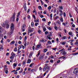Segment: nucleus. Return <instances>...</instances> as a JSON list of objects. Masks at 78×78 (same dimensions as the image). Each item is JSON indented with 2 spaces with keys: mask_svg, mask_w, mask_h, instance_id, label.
Returning <instances> with one entry per match:
<instances>
[{
  "mask_svg": "<svg viewBox=\"0 0 78 78\" xmlns=\"http://www.w3.org/2000/svg\"><path fill=\"white\" fill-rule=\"evenodd\" d=\"M50 66H48V64H46L45 65V66L44 68V69H43V71H45L47 70H50Z\"/></svg>",
  "mask_w": 78,
  "mask_h": 78,
  "instance_id": "nucleus-1",
  "label": "nucleus"
},
{
  "mask_svg": "<svg viewBox=\"0 0 78 78\" xmlns=\"http://www.w3.org/2000/svg\"><path fill=\"white\" fill-rule=\"evenodd\" d=\"M14 24H13V23H12L11 25L10 34V33H11V34H12V33L14 32Z\"/></svg>",
  "mask_w": 78,
  "mask_h": 78,
  "instance_id": "nucleus-2",
  "label": "nucleus"
},
{
  "mask_svg": "<svg viewBox=\"0 0 78 78\" xmlns=\"http://www.w3.org/2000/svg\"><path fill=\"white\" fill-rule=\"evenodd\" d=\"M15 14H16V13L14 12L13 14V15L11 17L10 20L12 22H14V20H15Z\"/></svg>",
  "mask_w": 78,
  "mask_h": 78,
  "instance_id": "nucleus-3",
  "label": "nucleus"
},
{
  "mask_svg": "<svg viewBox=\"0 0 78 78\" xmlns=\"http://www.w3.org/2000/svg\"><path fill=\"white\" fill-rule=\"evenodd\" d=\"M45 56V54H41L39 57V60H42V59L44 58V57Z\"/></svg>",
  "mask_w": 78,
  "mask_h": 78,
  "instance_id": "nucleus-4",
  "label": "nucleus"
},
{
  "mask_svg": "<svg viewBox=\"0 0 78 78\" xmlns=\"http://www.w3.org/2000/svg\"><path fill=\"white\" fill-rule=\"evenodd\" d=\"M78 68H76L74 69L73 71L74 73H78Z\"/></svg>",
  "mask_w": 78,
  "mask_h": 78,
  "instance_id": "nucleus-5",
  "label": "nucleus"
},
{
  "mask_svg": "<svg viewBox=\"0 0 78 78\" xmlns=\"http://www.w3.org/2000/svg\"><path fill=\"white\" fill-rule=\"evenodd\" d=\"M31 62V59H30V58H28L27 63V64H30Z\"/></svg>",
  "mask_w": 78,
  "mask_h": 78,
  "instance_id": "nucleus-6",
  "label": "nucleus"
},
{
  "mask_svg": "<svg viewBox=\"0 0 78 78\" xmlns=\"http://www.w3.org/2000/svg\"><path fill=\"white\" fill-rule=\"evenodd\" d=\"M7 23H7V22H4V23H2V27H5V26H6V25H7Z\"/></svg>",
  "mask_w": 78,
  "mask_h": 78,
  "instance_id": "nucleus-7",
  "label": "nucleus"
},
{
  "mask_svg": "<svg viewBox=\"0 0 78 78\" xmlns=\"http://www.w3.org/2000/svg\"><path fill=\"white\" fill-rule=\"evenodd\" d=\"M59 12H60V16H62L63 15V12L61 10H59Z\"/></svg>",
  "mask_w": 78,
  "mask_h": 78,
  "instance_id": "nucleus-8",
  "label": "nucleus"
},
{
  "mask_svg": "<svg viewBox=\"0 0 78 78\" xmlns=\"http://www.w3.org/2000/svg\"><path fill=\"white\" fill-rule=\"evenodd\" d=\"M33 30H34V28H32L31 29H29V31L30 33H33Z\"/></svg>",
  "mask_w": 78,
  "mask_h": 78,
  "instance_id": "nucleus-9",
  "label": "nucleus"
},
{
  "mask_svg": "<svg viewBox=\"0 0 78 78\" xmlns=\"http://www.w3.org/2000/svg\"><path fill=\"white\" fill-rule=\"evenodd\" d=\"M11 55L15 57V56H16V54L14 53V52H12L11 54Z\"/></svg>",
  "mask_w": 78,
  "mask_h": 78,
  "instance_id": "nucleus-10",
  "label": "nucleus"
},
{
  "mask_svg": "<svg viewBox=\"0 0 78 78\" xmlns=\"http://www.w3.org/2000/svg\"><path fill=\"white\" fill-rule=\"evenodd\" d=\"M40 47H41V44H38L37 45V48H39Z\"/></svg>",
  "mask_w": 78,
  "mask_h": 78,
  "instance_id": "nucleus-11",
  "label": "nucleus"
},
{
  "mask_svg": "<svg viewBox=\"0 0 78 78\" xmlns=\"http://www.w3.org/2000/svg\"><path fill=\"white\" fill-rule=\"evenodd\" d=\"M15 44V41H13L10 43V45H12V44Z\"/></svg>",
  "mask_w": 78,
  "mask_h": 78,
  "instance_id": "nucleus-12",
  "label": "nucleus"
},
{
  "mask_svg": "<svg viewBox=\"0 0 78 78\" xmlns=\"http://www.w3.org/2000/svg\"><path fill=\"white\" fill-rule=\"evenodd\" d=\"M33 51H31L30 52V54H29V56H32V55H33Z\"/></svg>",
  "mask_w": 78,
  "mask_h": 78,
  "instance_id": "nucleus-13",
  "label": "nucleus"
},
{
  "mask_svg": "<svg viewBox=\"0 0 78 78\" xmlns=\"http://www.w3.org/2000/svg\"><path fill=\"white\" fill-rule=\"evenodd\" d=\"M67 55V52H66V51H63L62 53L63 55Z\"/></svg>",
  "mask_w": 78,
  "mask_h": 78,
  "instance_id": "nucleus-14",
  "label": "nucleus"
},
{
  "mask_svg": "<svg viewBox=\"0 0 78 78\" xmlns=\"http://www.w3.org/2000/svg\"><path fill=\"white\" fill-rule=\"evenodd\" d=\"M24 8L26 11H27V6H26V5H24Z\"/></svg>",
  "mask_w": 78,
  "mask_h": 78,
  "instance_id": "nucleus-15",
  "label": "nucleus"
},
{
  "mask_svg": "<svg viewBox=\"0 0 78 78\" xmlns=\"http://www.w3.org/2000/svg\"><path fill=\"white\" fill-rule=\"evenodd\" d=\"M66 42H62L60 43L61 44H62V45H65L66 44Z\"/></svg>",
  "mask_w": 78,
  "mask_h": 78,
  "instance_id": "nucleus-16",
  "label": "nucleus"
},
{
  "mask_svg": "<svg viewBox=\"0 0 78 78\" xmlns=\"http://www.w3.org/2000/svg\"><path fill=\"white\" fill-rule=\"evenodd\" d=\"M66 36L62 37V40H65V39H66Z\"/></svg>",
  "mask_w": 78,
  "mask_h": 78,
  "instance_id": "nucleus-17",
  "label": "nucleus"
},
{
  "mask_svg": "<svg viewBox=\"0 0 78 78\" xmlns=\"http://www.w3.org/2000/svg\"><path fill=\"white\" fill-rule=\"evenodd\" d=\"M3 46H0V51H2V50H3Z\"/></svg>",
  "mask_w": 78,
  "mask_h": 78,
  "instance_id": "nucleus-18",
  "label": "nucleus"
},
{
  "mask_svg": "<svg viewBox=\"0 0 78 78\" xmlns=\"http://www.w3.org/2000/svg\"><path fill=\"white\" fill-rule=\"evenodd\" d=\"M14 56L12 55H11V57H10V58L11 59H12V60H13L14 59Z\"/></svg>",
  "mask_w": 78,
  "mask_h": 78,
  "instance_id": "nucleus-19",
  "label": "nucleus"
},
{
  "mask_svg": "<svg viewBox=\"0 0 78 78\" xmlns=\"http://www.w3.org/2000/svg\"><path fill=\"white\" fill-rule=\"evenodd\" d=\"M6 25V28H7V29H8L9 28V24H8V23Z\"/></svg>",
  "mask_w": 78,
  "mask_h": 78,
  "instance_id": "nucleus-20",
  "label": "nucleus"
},
{
  "mask_svg": "<svg viewBox=\"0 0 78 78\" xmlns=\"http://www.w3.org/2000/svg\"><path fill=\"white\" fill-rule=\"evenodd\" d=\"M50 36H51L50 35H49L47 36V37L48 39H49V40H50V39H51V37H50Z\"/></svg>",
  "mask_w": 78,
  "mask_h": 78,
  "instance_id": "nucleus-21",
  "label": "nucleus"
},
{
  "mask_svg": "<svg viewBox=\"0 0 78 78\" xmlns=\"http://www.w3.org/2000/svg\"><path fill=\"white\" fill-rule=\"evenodd\" d=\"M63 16L65 18H66V13L65 12H63Z\"/></svg>",
  "mask_w": 78,
  "mask_h": 78,
  "instance_id": "nucleus-22",
  "label": "nucleus"
},
{
  "mask_svg": "<svg viewBox=\"0 0 78 78\" xmlns=\"http://www.w3.org/2000/svg\"><path fill=\"white\" fill-rule=\"evenodd\" d=\"M52 32H49V35L50 36H52Z\"/></svg>",
  "mask_w": 78,
  "mask_h": 78,
  "instance_id": "nucleus-23",
  "label": "nucleus"
},
{
  "mask_svg": "<svg viewBox=\"0 0 78 78\" xmlns=\"http://www.w3.org/2000/svg\"><path fill=\"white\" fill-rule=\"evenodd\" d=\"M34 63H32L29 66L30 67H32L33 66V65H34Z\"/></svg>",
  "mask_w": 78,
  "mask_h": 78,
  "instance_id": "nucleus-24",
  "label": "nucleus"
},
{
  "mask_svg": "<svg viewBox=\"0 0 78 78\" xmlns=\"http://www.w3.org/2000/svg\"><path fill=\"white\" fill-rule=\"evenodd\" d=\"M14 51H17V48H15L14 49Z\"/></svg>",
  "mask_w": 78,
  "mask_h": 78,
  "instance_id": "nucleus-25",
  "label": "nucleus"
},
{
  "mask_svg": "<svg viewBox=\"0 0 78 78\" xmlns=\"http://www.w3.org/2000/svg\"><path fill=\"white\" fill-rule=\"evenodd\" d=\"M22 45H20V46H19L18 47V48H20H20H22Z\"/></svg>",
  "mask_w": 78,
  "mask_h": 78,
  "instance_id": "nucleus-26",
  "label": "nucleus"
},
{
  "mask_svg": "<svg viewBox=\"0 0 78 78\" xmlns=\"http://www.w3.org/2000/svg\"><path fill=\"white\" fill-rule=\"evenodd\" d=\"M20 11L18 13V15L16 16L17 17H19V16L20 15Z\"/></svg>",
  "mask_w": 78,
  "mask_h": 78,
  "instance_id": "nucleus-27",
  "label": "nucleus"
},
{
  "mask_svg": "<svg viewBox=\"0 0 78 78\" xmlns=\"http://www.w3.org/2000/svg\"><path fill=\"white\" fill-rule=\"evenodd\" d=\"M43 31H46V28H45V27H43Z\"/></svg>",
  "mask_w": 78,
  "mask_h": 78,
  "instance_id": "nucleus-28",
  "label": "nucleus"
},
{
  "mask_svg": "<svg viewBox=\"0 0 78 78\" xmlns=\"http://www.w3.org/2000/svg\"><path fill=\"white\" fill-rule=\"evenodd\" d=\"M26 63V61L24 60V61H23V65H25Z\"/></svg>",
  "mask_w": 78,
  "mask_h": 78,
  "instance_id": "nucleus-29",
  "label": "nucleus"
},
{
  "mask_svg": "<svg viewBox=\"0 0 78 78\" xmlns=\"http://www.w3.org/2000/svg\"><path fill=\"white\" fill-rule=\"evenodd\" d=\"M48 43L49 44H51V42L50 41H48Z\"/></svg>",
  "mask_w": 78,
  "mask_h": 78,
  "instance_id": "nucleus-30",
  "label": "nucleus"
},
{
  "mask_svg": "<svg viewBox=\"0 0 78 78\" xmlns=\"http://www.w3.org/2000/svg\"><path fill=\"white\" fill-rule=\"evenodd\" d=\"M38 8L39 9H41V10H42V7H41V6L40 5L38 6Z\"/></svg>",
  "mask_w": 78,
  "mask_h": 78,
  "instance_id": "nucleus-31",
  "label": "nucleus"
},
{
  "mask_svg": "<svg viewBox=\"0 0 78 78\" xmlns=\"http://www.w3.org/2000/svg\"><path fill=\"white\" fill-rule=\"evenodd\" d=\"M60 20L61 22H63V18H62L60 19Z\"/></svg>",
  "mask_w": 78,
  "mask_h": 78,
  "instance_id": "nucleus-32",
  "label": "nucleus"
},
{
  "mask_svg": "<svg viewBox=\"0 0 78 78\" xmlns=\"http://www.w3.org/2000/svg\"><path fill=\"white\" fill-rule=\"evenodd\" d=\"M58 19H59V16H57L55 17V19H56V20Z\"/></svg>",
  "mask_w": 78,
  "mask_h": 78,
  "instance_id": "nucleus-33",
  "label": "nucleus"
},
{
  "mask_svg": "<svg viewBox=\"0 0 78 78\" xmlns=\"http://www.w3.org/2000/svg\"><path fill=\"white\" fill-rule=\"evenodd\" d=\"M23 72V69H21L20 71L19 72V73H22Z\"/></svg>",
  "mask_w": 78,
  "mask_h": 78,
  "instance_id": "nucleus-34",
  "label": "nucleus"
},
{
  "mask_svg": "<svg viewBox=\"0 0 78 78\" xmlns=\"http://www.w3.org/2000/svg\"><path fill=\"white\" fill-rule=\"evenodd\" d=\"M43 77L42 76H37V78H42Z\"/></svg>",
  "mask_w": 78,
  "mask_h": 78,
  "instance_id": "nucleus-35",
  "label": "nucleus"
},
{
  "mask_svg": "<svg viewBox=\"0 0 78 78\" xmlns=\"http://www.w3.org/2000/svg\"><path fill=\"white\" fill-rule=\"evenodd\" d=\"M46 51H47V49H44V52L45 53Z\"/></svg>",
  "mask_w": 78,
  "mask_h": 78,
  "instance_id": "nucleus-36",
  "label": "nucleus"
},
{
  "mask_svg": "<svg viewBox=\"0 0 78 78\" xmlns=\"http://www.w3.org/2000/svg\"><path fill=\"white\" fill-rule=\"evenodd\" d=\"M59 7L60 9H63V7H62L59 6Z\"/></svg>",
  "mask_w": 78,
  "mask_h": 78,
  "instance_id": "nucleus-37",
  "label": "nucleus"
},
{
  "mask_svg": "<svg viewBox=\"0 0 78 78\" xmlns=\"http://www.w3.org/2000/svg\"><path fill=\"white\" fill-rule=\"evenodd\" d=\"M42 20L43 21V22H45L46 21V19L45 18H43L42 19Z\"/></svg>",
  "mask_w": 78,
  "mask_h": 78,
  "instance_id": "nucleus-38",
  "label": "nucleus"
},
{
  "mask_svg": "<svg viewBox=\"0 0 78 78\" xmlns=\"http://www.w3.org/2000/svg\"><path fill=\"white\" fill-rule=\"evenodd\" d=\"M58 29L60 30V31H62V29H61V27L60 26H59L58 27Z\"/></svg>",
  "mask_w": 78,
  "mask_h": 78,
  "instance_id": "nucleus-39",
  "label": "nucleus"
},
{
  "mask_svg": "<svg viewBox=\"0 0 78 78\" xmlns=\"http://www.w3.org/2000/svg\"><path fill=\"white\" fill-rule=\"evenodd\" d=\"M78 40H76V42H75V44H74V45H77V44H78V41H77Z\"/></svg>",
  "mask_w": 78,
  "mask_h": 78,
  "instance_id": "nucleus-40",
  "label": "nucleus"
},
{
  "mask_svg": "<svg viewBox=\"0 0 78 78\" xmlns=\"http://www.w3.org/2000/svg\"><path fill=\"white\" fill-rule=\"evenodd\" d=\"M58 35H59V36L60 37H61V34L59 32L58 33Z\"/></svg>",
  "mask_w": 78,
  "mask_h": 78,
  "instance_id": "nucleus-41",
  "label": "nucleus"
},
{
  "mask_svg": "<svg viewBox=\"0 0 78 78\" xmlns=\"http://www.w3.org/2000/svg\"><path fill=\"white\" fill-rule=\"evenodd\" d=\"M69 15L70 17H72V16L71 14V13H70V12H69Z\"/></svg>",
  "mask_w": 78,
  "mask_h": 78,
  "instance_id": "nucleus-42",
  "label": "nucleus"
},
{
  "mask_svg": "<svg viewBox=\"0 0 78 78\" xmlns=\"http://www.w3.org/2000/svg\"><path fill=\"white\" fill-rule=\"evenodd\" d=\"M41 42H44V40H41L40 41Z\"/></svg>",
  "mask_w": 78,
  "mask_h": 78,
  "instance_id": "nucleus-43",
  "label": "nucleus"
},
{
  "mask_svg": "<svg viewBox=\"0 0 78 78\" xmlns=\"http://www.w3.org/2000/svg\"><path fill=\"white\" fill-rule=\"evenodd\" d=\"M69 35H72V33L71 32H69Z\"/></svg>",
  "mask_w": 78,
  "mask_h": 78,
  "instance_id": "nucleus-44",
  "label": "nucleus"
},
{
  "mask_svg": "<svg viewBox=\"0 0 78 78\" xmlns=\"http://www.w3.org/2000/svg\"><path fill=\"white\" fill-rule=\"evenodd\" d=\"M40 55V53L39 52L37 55H36L37 57H39V55Z\"/></svg>",
  "mask_w": 78,
  "mask_h": 78,
  "instance_id": "nucleus-45",
  "label": "nucleus"
},
{
  "mask_svg": "<svg viewBox=\"0 0 78 78\" xmlns=\"http://www.w3.org/2000/svg\"><path fill=\"white\" fill-rule=\"evenodd\" d=\"M51 6H49L48 7V9H51Z\"/></svg>",
  "mask_w": 78,
  "mask_h": 78,
  "instance_id": "nucleus-46",
  "label": "nucleus"
},
{
  "mask_svg": "<svg viewBox=\"0 0 78 78\" xmlns=\"http://www.w3.org/2000/svg\"><path fill=\"white\" fill-rule=\"evenodd\" d=\"M22 30V31L23 32H24V31H25V29L23 28H21Z\"/></svg>",
  "mask_w": 78,
  "mask_h": 78,
  "instance_id": "nucleus-47",
  "label": "nucleus"
},
{
  "mask_svg": "<svg viewBox=\"0 0 78 78\" xmlns=\"http://www.w3.org/2000/svg\"><path fill=\"white\" fill-rule=\"evenodd\" d=\"M31 25L33 27L34 25V23L33 22H32L31 23Z\"/></svg>",
  "mask_w": 78,
  "mask_h": 78,
  "instance_id": "nucleus-48",
  "label": "nucleus"
},
{
  "mask_svg": "<svg viewBox=\"0 0 78 78\" xmlns=\"http://www.w3.org/2000/svg\"><path fill=\"white\" fill-rule=\"evenodd\" d=\"M37 25H38V23H36L35 24V26H36V27H37Z\"/></svg>",
  "mask_w": 78,
  "mask_h": 78,
  "instance_id": "nucleus-49",
  "label": "nucleus"
},
{
  "mask_svg": "<svg viewBox=\"0 0 78 78\" xmlns=\"http://www.w3.org/2000/svg\"><path fill=\"white\" fill-rule=\"evenodd\" d=\"M13 66H14V67H16V66H17V64L16 63H14Z\"/></svg>",
  "mask_w": 78,
  "mask_h": 78,
  "instance_id": "nucleus-50",
  "label": "nucleus"
},
{
  "mask_svg": "<svg viewBox=\"0 0 78 78\" xmlns=\"http://www.w3.org/2000/svg\"><path fill=\"white\" fill-rule=\"evenodd\" d=\"M30 9H29L28 10H27V13H29V12H30Z\"/></svg>",
  "mask_w": 78,
  "mask_h": 78,
  "instance_id": "nucleus-51",
  "label": "nucleus"
},
{
  "mask_svg": "<svg viewBox=\"0 0 78 78\" xmlns=\"http://www.w3.org/2000/svg\"><path fill=\"white\" fill-rule=\"evenodd\" d=\"M38 32L39 33V34H41V30H38Z\"/></svg>",
  "mask_w": 78,
  "mask_h": 78,
  "instance_id": "nucleus-52",
  "label": "nucleus"
},
{
  "mask_svg": "<svg viewBox=\"0 0 78 78\" xmlns=\"http://www.w3.org/2000/svg\"><path fill=\"white\" fill-rule=\"evenodd\" d=\"M55 30H57L58 28L57 27V26H56L55 27Z\"/></svg>",
  "mask_w": 78,
  "mask_h": 78,
  "instance_id": "nucleus-53",
  "label": "nucleus"
},
{
  "mask_svg": "<svg viewBox=\"0 0 78 78\" xmlns=\"http://www.w3.org/2000/svg\"><path fill=\"white\" fill-rule=\"evenodd\" d=\"M34 22H39V20H36L34 21Z\"/></svg>",
  "mask_w": 78,
  "mask_h": 78,
  "instance_id": "nucleus-54",
  "label": "nucleus"
},
{
  "mask_svg": "<svg viewBox=\"0 0 78 78\" xmlns=\"http://www.w3.org/2000/svg\"><path fill=\"white\" fill-rule=\"evenodd\" d=\"M18 44H22V42L20 41H18Z\"/></svg>",
  "mask_w": 78,
  "mask_h": 78,
  "instance_id": "nucleus-55",
  "label": "nucleus"
},
{
  "mask_svg": "<svg viewBox=\"0 0 78 78\" xmlns=\"http://www.w3.org/2000/svg\"><path fill=\"white\" fill-rule=\"evenodd\" d=\"M33 16V17L34 18V19H36V16H35V15H34Z\"/></svg>",
  "mask_w": 78,
  "mask_h": 78,
  "instance_id": "nucleus-56",
  "label": "nucleus"
},
{
  "mask_svg": "<svg viewBox=\"0 0 78 78\" xmlns=\"http://www.w3.org/2000/svg\"><path fill=\"white\" fill-rule=\"evenodd\" d=\"M27 70H28V71H30V70H31V68H28Z\"/></svg>",
  "mask_w": 78,
  "mask_h": 78,
  "instance_id": "nucleus-57",
  "label": "nucleus"
},
{
  "mask_svg": "<svg viewBox=\"0 0 78 78\" xmlns=\"http://www.w3.org/2000/svg\"><path fill=\"white\" fill-rule=\"evenodd\" d=\"M16 22H18L19 21V18L18 17L16 18Z\"/></svg>",
  "mask_w": 78,
  "mask_h": 78,
  "instance_id": "nucleus-58",
  "label": "nucleus"
},
{
  "mask_svg": "<svg viewBox=\"0 0 78 78\" xmlns=\"http://www.w3.org/2000/svg\"><path fill=\"white\" fill-rule=\"evenodd\" d=\"M25 25H23V27H22L21 28H25Z\"/></svg>",
  "mask_w": 78,
  "mask_h": 78,
  "instance_id": "nucleus-59",
  "label": "nucleus"
},
{
  "mask_svg": "<svg viewBox=\"0 0 78 78\" xmlns=\"http://www.w3.org/2000/svg\"><path fill=\"white\" fill-rule=\"evenodd\" d=\"M2 30V27H1L0 26V33H2V31H1Z\"/></svg>",
  "mask_w": 78,
  "mask_h": 78,
  "instance_id": "nucleus-60",
  "label": "nucleus"
},
{
  "mask_svg": "<svg viewBox=\"0 0 78 78\" xmlns=\"http://www.w3.org/2000/svg\"><path fill=\"white\" fill-rule=\"evenodd\" d=\"M24 45L25 47H27V43H25L24 44Z\"/></svg>",
  "mask_w": 78,
  "mask_h": 78,
  "instance_id": "nucleus-61",
  "label": "nucleus"
},
{
  "mask_svg": "<svg viewBox=\"0 0 78 78\" xmlns=\"http://www.w3.org/2000/svg\"><path fill=\"white\" fill-rule=\"evenodd\" d=\"M8 73V70H5V73Z\"/></svg>",
  "mask_w": 78,
  "mask_h": 78,
  "instance_id": "nucleus-62",
  "label": "nucleus"
},
{
  "mask_svg": "<svg viewBox=\"0 0 78 78\" xmlns=\"http://www.w3.org/2000/svg\"><path fill=\"white\" fill-rule=\"evenodd\" d=\"M72 27H73V28H75V24H73L72 25Z\"/></svg>",
  "mask_w": 78,
  "mask_h": 78,
  "instance_id": "nucleus-63",
  "label": "nucleus"
},
{
  "mask_svg": "<svg viewBox=\"0 0 78 78\" xmlns=\"http://www.w3.org/2000/svg\"><path fill=\"white\" fill-rule=\"evenodd\" d=\"M25 71H24L23 72V75H25Z\"/></svg>",
  "mask_w": 78,
  "mask_h": 78,
  "instance_id": "nucleus-64",
  "label": "nucleus"
}]
</instances>
